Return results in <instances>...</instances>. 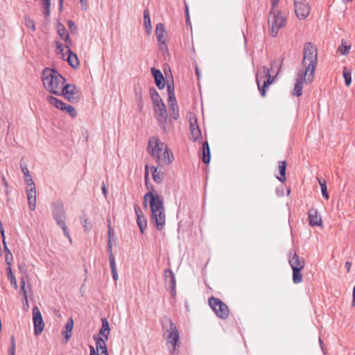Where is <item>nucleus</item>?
<instances>
[{"instance_id":"37","label":"nucleus","mask_w":355,"mask_h":355,"mask_svg":"<svg viewBox=\"0 0 355 355\" xmlns=\"http://www.w3.org/2000/svg\"><path fill=\"white\" fill-rule=\"evenodd\" d=\"M318 180L319 184L320 185L321 192H322V197L324 199L328 200L329 198V193H328V191H327V184H326L325 180H321V179H319V178H318Z\"/></svg>"},{"instance_id":"13","label":"nucleus","mask_w":355,"mask_h":355,"mask_svg":"<svg viewBox=\"0 0 355 355\" xmlns=\"http://www.w3.org/2000/svg\"><path fill=\"white\" fill-rule=\"evenodd\" d=\"M295 12L300 19L306 18L311 10V8L306 0H294Z\"/></svg>"},{"instance_id":"38","label":"nucleus","mask_w":355,"mask_h":355,"mask_svg":"<svg viewBox=\"0 0 355 355\" xmlns=\"http://www.w3.org/2000/svg\"><path fill=\"white\" fill-rule=\"evenodd\" d=\"M151 171H153V178L154 181L157 183H161L163 180V178L160 173L157 171V167L152 166Z\"/></svg>"},{"instance_id":"14","label":"nucleus","mask_w":355,"mask_h":355,"mask_svg":"<svg viewBox=\"0 0 355 355\" xmlns=\"http://www.w3.org/2000/svg\"><path fill=\"white\" fill-rule=\"evenodd\" d=\"M33 320L34 324V334L35 336L40 335L44 328V322L37 306L33 308Z\"/></svg>"},{"instance_id":"61","label":"nucleus","mask_w":355,"mask_h":355,"mask_svg":"<svg viewBox=\"0 0 355 355\" xmlns=\"http://www.w3.org/2000/svg\"><path fill=\"white\" fill-rule=\"evenodd\" d=\"M20 291H21V293H23L24 299L26 300V301L28 302V300H27V294H26V291L25 289V287H20Z\"/></svg>"},{"instance_id":"34","label":"nucleus","mask_w":355,"mask_h":355,"mask_svg":"<svg viewBox=\"0 0 355 355\" xmlns=\"http://www.w3.org/2000/svg\"><path fill=\"white\" fill-rule=\"evenodd\" d=\"M20 166H21V171L24 175V180H25V182H26L27 185L29 184H33L34 182L30 175V173L27 168V166L25 164H22L21 162L20 164Z\"/></svg>"},{"instance_id":"48","label":"nucleus","mask_w":355,"mask_h":355,"mask_svg":"<svg viewBox=\"0 0 355 355\" xmlns=\"http://www.w3.org/2000/svg\"><path fill=\"white\" fill-rule=\"evenodd\" d=\"M112 244L111 242V239H108V241H107V251L109 253V261H115V258L112 253Z\"/></svg>"},{"instance_id":"29","label":"nucleus","mask_w":355,"mask_h":355,"mask_svg":"<svg viewBox=\"0 0 355 355\" xmlns=\"http://www.w3.org/2000/svg\"><path fill=\"white\" fill-rule=\"evenodd\" d=\"M46 100L50 104L54 105L56 108H58L60 110H62L63 109L64 106H65V104H66L61 100H59L58 98H57L53 96H48L46 97Z\"/></svg>"},{"instance_id":"22","label":"nucleus","mask_w":355,"mask_h":355,"mask_svg":"<svg viewBox=\"0 0 355 355\" xmlns=\"http://www.w3.org/2000/svg\"><path fill=\"white\" fill-rule=\"evenodd\" d=\"M201 159L204 164H209L211 159V152L207 141H205L202 146Z\"/></svg>"},{"instance_id":"45","label":"nucleus","mask_w":355,"mask_h":355,"mask_svg":"<svg viewBox=\"0 0 355 355\" xmlns=\"http://www.w3.org/2000/svg\"><path fill=\"white\" fill-rule=\"evenodd\" d=\"M350 46L345 44L343 40L342 41V44L339 47L338 51L342 55H347L349 52Z\"/></svg>"},{"instance_id":"28","label":"nucleus","mask_w":355,"mask_h":355,"mask_svg":"<svg viewBox=\"0 0 355 355\" xmlns=\"http://www.w3.org/2000/svg\"><path fill=\"white\" fill-rule=\"evenodd\" d=\"M168 107L171 117L177 120L179 118V108L177 101L175 100L174 101H173V102H168Z\"/></svg>"},{"instance_id":"23","label":"nucleus","mask_w":355,"mask_h":355,"mask_svg":"<svg viewBox=\"0 0 355 355\" xmlns=\"http://www.w3.org/2000/svg\"><path fill=\"white\" fill-rule=\"evenodd\" d=\"M67 53L68 54L67 62L69 64L73 69H77L80 66V62L78 58V56L76 53H74L71 49L67 51Z\"/></svg>"},{"instance_id":"27","label":"nucleus","mask_w":355,"mask_h":355,"mask_svg":"<svg viewBox=\"0 0 355 355\" xmlns=\"http://www.w3.org/2000/svg\"><path fill=\"white\" fill-rule=\"evenodd\" d=\"M56 31L60 39L69 40V33L65 26L60 21H58L56 24Z\"/></svg>"},{"instance_id":"52","label":"nucleus","mask_w":355,"mask_h":355,"mask_svg":"<svg viewBox=\"0 0 355 355\" xmlns=\"http://www.w3.org/2000/svg\"><path fill=\"white\" fill-rule=\"evenodd\" d=\"M82 225L84 226L86 231H89L92 228V224L88 219H84V220L82 221Z\"/></svg>"},{"instance_id":"42","label":"nucleus","mask_w":355,"mask_h":355,"mask_svg":"<svg viewBox=\"0 0 355 355\" xmlns=\"http://www.w3.org/2000/svg\"><path fill=\"white\" fill-rule=\"evenodd\" d=\"M27 197L28 196H36L35 185V183L29 184L27 185Z\"/></svg>"},{"instance_id":"10","label":"nucleus","mask_w":355,"mask_h":355,"mask_svg":"<svg viewBox=\"0 0 355 355\" xmlns=\"http://www.w3.org/2000/svg\"><path fill=\"white\" fill-rule=\"evenodd\" d=\"M59 93L71 103H76L81 98L80 91L73 84H66Z\"/></svg>"},{"instance_id":"62","label":"nucleus","mask_w":355,"mask_h":355,"mask_svg":"<svg viewBox=\"0 0 355 355\" xmlns=\"http://www.w3.org/2000/svg\"><path fill=\"white\" fill-rule=\"evenodd\" d=\"M351 266H352V263L351 262L349 261H346L345 263V268H346L347 270V272H349V270H350V268H351Z\"/></svg>"},{"instance_id":"4","label":"nucleus","mask_w":355,"mask_h":355,"mask_svg":"<svg viewBox=\"0 0 355 355\" xmlns=\"http://www.w3.org/2000/svg\"><path fill=\"white\" fill-rule=\"evenodd\" d=\"M42 80L48 92L60 96V85L64 84L65 78L56 69L45 67L42 72Z\"/></svg>"},{"instance_id":"33","label":"nucleus","mask_w":355,"mask_h":355,"mask_svg":"<svg viewBox=\"0 0 355 355\" xmlns=\"http://www.w3.org/2000/svg\"><path fill=\"white\" fill-rule=\"evenodd\" d=\"M110 331V324L106 318L102 319V327L100 329L99 334L105 338V336H109Z\"/></svg>"},{"instance_id":"21","label":"nucleus","mask_w":355,"mask_h":355,"mask_svg":"<svg viewBox=\"0 0 355 355\" xmlns=\"http://www.w3.org/2000/svg\"><path fill=\"white\" fill-rule=\"evenodd\" d=\"M150 72L154 78L156 86L159 89H163L165 87V79L159 69L155 67L151 68Z\"/></svg>"},{"instance_id":"51","label":"nucleus","mask_w":355,"mask_h":355,"mask_svg":"<svg viewBox=\"0 0 355 355\" xmlns=\"http://www.w3.org/2000/svg\"><path fill=\"white\" fill-rule=\"evenodd\" d=\"M26 26L30 28L33 31L36 30L35 22L31 19H26Z\"/></svg>"},{"instance_id":"19","label":"nucleus","mask_w":355,"mask_h":355,"mask_svg":"<svg viewBox=\"0 0 355 355\" xmlns=\"http://www.w3.org/2000/svg\"><path fill=\"white\" fill-rule=\"evenodd\" d=\"M134 209L137 215V223L139 227L140 232L144 234L145 230L147 227V220L144 216L141 209L138 205L134 206Z\"/></svg>"},{"instance_id":"30","label":"nucleus","mask_w":355,"mask_h":355,"mask_svg":"<svg viewBox=\"0 0 355 355\" xmlns=\"http://www.w3.org/2000/svg\"><path fill=\"white\" fill-rule=\"evenodd\" d=\"M144 26L146 28V33L150 34L152 31L150 13L148 9L144 11Z\"/></svg>"},{"instance_id":"58","label":"nucleus","mask_w":355,"mask_h":355,"mask_svg":"<svg viewBox=\"0 0 355 355\" xmlns=\"http://www.w3.org/2000/svg\"><path fill=\"white\" fill-rule=\"evenodd\" d=\"M27 277L22 276L20 281V287H25L26 285V279H27Z\"/></svg>"},{"instance_id":"3","label":"nucleus","mask_w":355,"mask_h":355,"mask_svg":"<svg viewBox=\"0 0 355 355\" xmlns=\"http://www.w3.org/2000/svg\"><path fill=\"white\" fill-rule=\"evenodd\" d=\"M318 63V50L315 45L312 42H306L303 49V60L302 65L304 71L309 73L307 82H313L314 73Z\"/></svg>"},{"instance_id":"18","label":"nucleus","mask_w":355,"mask_h":355,"mask_svg":"<svg viewBox=\"0 0 355 355\" xmlns=\"http://www.w3.org/2000/svg\"><path fill=\"white\" fill-rule=\"evenodd\" d=\"M189 123V139L193 141L200 142L202 139V132L198 126L197 119L196 118L190 119Z\"/></svg>"},{"instance_id":"9","label":"nucleus","mask_w":355,"mask_h":355,"mask_svg":"<svg viewBox=\"0 0 355 355\" xmlns=\"http://www.w3.org/2000/svg\"><path fill=\"white\" fill-rule=\"evenodd\" d=\"M208 302L209 306L218 318L225 320L229 317V308L220 299L211 296Z\"/></svg>"},{"instance_id":"49","label":"nucleus","mask_w":355,"mask_h":355,"mask_svg":"<svg viewBox=\"0 0 355 355\" xmlns=\"http://www.w3.org/2000/svg\"><path fill=\"white\" fill-rule=\"evenodd\" d=\"M89 350H90L89 355H99V354L96 352V350L93 346H89ZM101 352V355H109L107 348H105Z\"/></svg>"},{"instance_id":"50","label":"nucleus","mask_w":355,"mask_h":355,"mask_svg":"<svg viewBox=\"0 0 355 355\" xmlns=\"http://www.w3.org/2000/svg\"><path fill=\"white\" fill-rule=\"evenodd\" d=\"M67 24H68L69 28L70 29V31L72 33H76L77 31V26H76V24L74 23L73 21H72L71 19L68 20Z\"/></svg>"},{"instance_id":"36","label":"nucleus","mask_w":355,"mask_h":355,"mask_svg":"<svg viewBox=\"0 0 355 355\" xmlns=\"http://www.w3.org/2000/svg\"><path fill=\"white\" fill-rule=\"evenodd\" d=\"M302 269L296 268L293 270V282L297 284L302 282V275L301 273Z\"/></svg>"},{"instance_id":"57","label":"nucleus","mask_w":355,"mask_h":355,"mask_svg":"<svg viewBox=\"0 0 355 355\" xmlns=\"http://www.w3.org/2000/svg\"><path fill=\"white\" fill-rule=\"evenodd\" d=\"M148 165H146V166H145V182H146V185H148Z\"/></svg>"},{"instance_id":"8","label":"nucleus","mask_w":355,"mask_h":355,"mask_svg":"<svg viewBox=\"0 0 355 355\" xmlns=\"http://www.w3.org/2000/svg\"><path fill=\"white\" fill-rule=\"evenodd\" d=\"M263 74L257 73L256 76V81L258 86L259 91L262 97H265L266 94L267 88L272 84L275 80V77L270 75V69L266 67H263Z\"/></svg>"},{"instance_id":"54","label":"nucleus","mask_w":355,"mask_h":355,"mask_svg":"<svg viewBox=\"0 0 355 355\" xmlns=\"http://www.w3.org/2000/svg\"><path fill=\"white\" fill-rule=\"evenodd\" d=\"M185 16H186L187 24V25L191 24L189 13V7L187 4H185Z\"/></svg>"},{"instance_id":"53","label":"nucleus","mask_w":355,"mask_h":355,"mask_svg":"<svg viewBox=\"0 0 355 355\" xmlns=\"http://www.w3.org/2000/svg\"><path fill=\"white\" fill-rule=\"evenodd\" d=\"M6 262L8 265V266H10L12 261L13 260V257L12 255L11 252H9V254H6Z\"/></svg>"},{"instance_id":"26","label":"nucleus","mask_w":355,"mask_h":355,"mask_svg":"<svg viewBox=\"0 0 355 355\" xmlns=\"http://www.w3.org/2000/svg\"><path fill=\"white\" fill-rule=\"evenodd\" d=\"M287 163L286 161H279V176H277V178L281 182H284L286 180V171Z\"/></svg>"},{"instance_id":"59","label":"nucleus","mask_w":355,"mask_h":355,"mask_svg":"<svg viewBox=\"0 0 355 355\" xmlns=\"http://www.w3.org/2000/svg\"><path fill=\"white\" fill-rule=\"evenodd\" d=\"M65 42H66V45H65V47L67 49V50H69V46L71 44L72 42L70 39V37H69V40H66V39H62Z\"/></svg>"},{"instance_id":"25","label":"nucleus","mask_w":355,"mask_h":355,"mask_svg":"<svg viewBox=\"0 0 355 355\" xmlns=\"http://www.w3.org/2000/svg\"><path fill=\"white\" fill-rule=\"evenodd\" d=\"M73 320L72 318H70L67 320V322L64 326L65 330L62 332L63 336L66 339V342H68L69 338L71 336V331L73 329Z\"/></svg>"},{"instance_id":"46","label":"nucleus","mask_w":355,"mask_h":355,"mask_svg":"<svg viewBox=\"0 0 355 355\" xmlns=\"http://www.w3.org/2000/svg\"><path fill=\"white\" fill-rule=\"evenodd\" d=\"M28 207L31 210L33 211L35 209L36 206V196H28Z\"/></svg>"},{"instance_id":"41","label":"nucleus","mask_w":355,"mask_h":355,"mask_svg":"<svg viewBox=\"0 0 355 355\" xmlns=\"http://www.w3.org/2000/svg\"><path fill=\"white\" fill-rule=\"evenodd\" d=\"M7 270H8V277L10 280V284L15 289L17 288V280L15 279L14 274L12 273L11 267L8 266V268H7Z\"/></svg>"},{"instance_id":"55","label":"nucleus","mask_w":355,"mask_h":355,"mask_svg":"<svg viewBox=\"0 0 355 355\" xmlns=\"http://www.w3.org/2000/svg\"><path fill=\"white\" fill-rule=\"evenodd\" d=\"M108 222L110 223V220H108ZM113 234H114V230L111 227L110 224L109 223L108 224V231H107L108 239H111V237L112 236Z\"/></svg>"},{"instance_id":"35","label":"nucleus","mask_w":355,"mask_h":355,"mask_svg":"<svg viewBox=\"0 0 355 355\" xmlns=\"http://www.w3.org/2000/svg\"><path fill=\"white\" fill-rule=\"evenodd\" d=\"M352 70L347 67H345L343 71V75L345 79L346 86L349 87L352 83Z\"/></svg>"},{"instance_id":"11","label":"nucleus","mask_w":355,"mask_h":355,"mask_svg":"<svg viewBox=\"0 0 355 355\" xmlns=\"http://www.w3.org/2000/svg\"><path fill=\"white\" fill-rule=\"evenodd\" d=\"M153 110L159 127L166 132H167V122L168 115L164 103L153 105Z\"/></svg>"},{"instance_id":"47","label":"nucleus","mask_w":355,"mask_h":355,"mask_svg":"<svg viewBox=\"0 0 355 355\" xmlns=\"http://www.w3.org/2000/svg\"><path fill=\"white\" fill-rule=\"evenodd\" d=\"M15 340L14 336H12L10 338V347L8 350V355H15Z\"/></svg>"},{"instance_id":"24","label":"nucleus","mask_w":355,"mask_h":355,"mask_svg":"<svg viewBox=\"0 0 355 355\" xmlns=\"http://www.w3.org/2000/svg\"><path fill=\"white\" fill-rule=\"evenodd\" d=\"M94 339L96 342V352L98 353L99 351H102L104 349L107 348L106 346V341L108 340V336H105V338H101L98 336H94Z\"/></svg>"},{"instance_id":"6","label":"nucleus","mask_w":355,"mask_h":355,"mask_svg":"<svg viewBox=\"0 0 355 355\" xmlns=\"http://www.w3.org/2000/svg\"><path fill=\"white\" fill-rule=\"evenodd\" d=\"M51 207L53 219L57 225L62 228L64 235L71 242V239L65 223L66 212L64 203L61 200H56L51 203Z\"/></svg>"},{"instance_id":"7","label":"nucleus","mask_w":355,"mask_h":355,"mask_svg":"<svg viewBox=\"0 0 355 355\" xmlns=\"http://www.w3.org/2000/svg\"><path fill=\"white\" fill-rule=\"evenodd\" d=\"M162 325L163 330L168 333L167 342L173 345V349H175L180 338L179 332L175 324L170 318L164 316L162 320Z\"/></svg>"},{"instance_id":"43","label":"nucleus","mask_w":355,"mask_h":355,"mask_svg":"<svg viewBox=\"0 0 355 355\" xmlns=\"http://www.w3.org/2000/svg\"><path fill=\"white\" fill-rule=\"evenodd\" d=\"M135 95L137 101H141L142 99V87L138 85L135 87Z\"/></svg>"},{"instance_id":"39","label":"nucleus","mask_w":355,"mask_h":355,"mask_svg":"<svg viewBox=\"0 0 355 355\" xmlns=\"http://www.w3.org/2000/svg\"><path fill=\"white\" fill-rule=\"evenodd\" d=\"M0 233H1V238H2V241H3V244L4 251L6 252V254H9V252H10V250L8 249V248L7 246V244H6V238H5L4 229L3 227V225H2V223L1 221H0Z\"/></svg>"},{"instance_id":"17","label":"nucleus","mask_w":355,"mask_h":355,"mask_svg":"<svg viewBox=\"0 0 355 355\" xmlns=\"http://www.w3.org/2000/svg\"><path fill=\"white\" fill-rule=\"evenodd\" d=\"M288 263L292 270L296 268L303 269L305 266L304 259L303 257H300L294 250H291L289 251Z\"/></svg>"},{"instance_id":"16","label":"nucleus","mask_w":355,"mask_h":355,"mask_svg":"<svg viewBox=\"0 0 355 355\" xmlns=\"http://www.w3.org/2000/svg\"><path fill=\"white\" fill-rule=\"evenodd\" d=\"M155 35L159 44V49L162 51H167L168 46L166 44L167 33L165 29V26L159 23L157 24L155 29Z\"/></svg>"},{"instance_id":"1","label":"nucleus","mask_w":355,"mask_h":355,"mask_svg":"<svg viewBox=\"0 0 355 355\" xmlns=\"http://www.w3.org/2000/svg\"><path fill=\"white\" fill-rule=\"evenodd\" d=\"M149 198V204L151 212V221L155 222L156 227L159 231L164 229L165 225V212L164 201L162 196L153 191H149L144 196V207H147V199Z\"/></svg>"},{"instance_id":"32","label":"nucleus","mask_w":355,"mask_h":355,"mask_svg":"<svg viewBox=\"0 0 355 355\" xmlns=\"http://www.w3.org/2000/svg\"><path fill=\"white\" fill-rule=\"evenodd\" d=\"M149 94H150V98L152 100L153 105H155L157 103H163L162 99L159 96L158 92H157V90L155 87L150 88Z\"/></svg>"},{"instance_id":"12","label":"nucleus","mask_w":355,"mask_h":355,"mask_svg":"<svg viewBox=\"0 0 355 355\" xmlns=\"http://www.w3.org/2000/svg\"><path fill=\"white\" fill-rule=\"evenodd\" d=\"M164 286L167 291L171 293L173 298L176 296V279L174 272L167 268L164 270Z\"/></svg>"},{"instance_id":"56","label":"nucleus","mask_w":355,"mask_h":355,"mask_svg":"<svg viewBox=\"0 0 355 355\" xmlns=\"http://www.w3.org/2000/svg\"><path fill=\"white\" fill-rule=\"evenodd\" d=\"M55 46L57 49L60 51V53H62L64 51V46L63 44L60 42H55Z\"/></svg>"},{"instance_id":"60","label":"nucleus","mask_w":355,"mask_h":355,"mask_svg":"<svg viewBox=\"0 0 355 355\" xmlns=\"http://www.w3.org/2000/svg\"><path fill=\"white\" fill-rule=\"evenodd\" d=\"M80 3L83 9L86 10L87 8V0H80Z\"/></svg>"},{"instance_id":"15","label":"nucleus","mask_w":355,"mask_h":355,"mask_svg":"<svg viewBox=\"0 0 355 355\" xmlns=\"http://www.w3.org/2000/svg\"><path fill=\"white\" fill-rule=\"evenodd\" d=\"M309 73L305 71L299 72L297 78L295 80V84L293 89V96H296L297 97L302 96V89H303V83L305 84H311L312 82H307V77H309Z\"/></svg>"},{"instance_id":"20","label":"nucleus","mask_w":355,"mask_h":355,"mask_svg":"<svg viewBox=\"0 0 355 355\" xmlns=\"http://www.w3.org/2000/svg\"><path fill=\"white\" fill-rule=\"evenodd\" d=\"M309 224L311 226H322V220L318 211L315 208H311L308 211Z\"/></svg>"},{"instance_id":"44","label":"nucleus","mask_w":355,"mask_h":355,"mask_svg":"<svg viewBox=\"0 0 355 355\" xmlns=\"http://www.w3.org/2000/svg\"><path fill=\"white\" fill-rule=\"evenodd\" d=\"M110 268L112 274V277L114 281H116L118 279V273L116 268V263L115 261H110Z\"/></svg>"},{"instance_id":"5","label":"nucleus","mask_w":355,"mask_h":355,"mask_svg":"<svg viewBox=\"0 0 355 355\" xmlns=\"http://www.w3.org/2000/svg\"><path fill=\"white\" fill-rule=\"evenodd\" d=\"M279 0H271V10L268 17V24L270 26V35L272 37H276L282 28L286 23V18L282 15V12L277 10L276 7Z\"/></svg>"},{"instance_id":"63","label":"nucleus","mask_w":355,"mask_h":355,"mask_svg":"<svg viewBox=\"0 0 355 355\" xmlns=\"http://www.w3.org/2000/svg\"><path fill=\"white\" fill-rule=\"evenodd\" d=\"M51 8H45L44 9V15L46 17H49L50 16Z\"/></svg>"},{"instance_id":"2","label":"nucleus","mask_w":355,"mask_h":355,"mask_svg":"<svg viewBox=\"0 0 355 355\" xmlns=\"http://www.w3.org/2000/svg\"><path fill=\"white\" fill-rule=\"evenodd\" d=\"M148 150L152 156L157 158V163L159 166L168 165L173 160V153L157 137L150 138Z\"/></svg>"},{"instance_id":"64","label":"nucleus","mask_w":355,"mask_h":355,"mask_svg":"<svg viewBox=\"0 0 355 355\" xmlns=\"http://www.w3.org/2000/svg\"><path fill=\"white\" fill-rule=\"evenodd\" d=\"M352 304L353 306H355V286L353 288Z\"/></svg>"},{"instance_id":"40","label":"nucleus","mask_w":355,"mask_h":355,"mask_svg":"<svg viewBox=\"0 0 355 355\" xmlns=\"http://www.w3.org/2000/svg\"><path fill=\"white\" fill-rule=\"evenodd\" d=\"M62 110L65 111L72 118H75L77 116V112H76V109L70 105L65 104V106H64V107Z\"/></svg>"},{"instance_id":"31","label":"nucleus","mask_w":355,"mask_h":355,"mask_svg":"<svg viewBox=\"0 0 355 355\" xmlns=\"http://www.w3.org/2000/svg\"><path fill=\"white\" fill-rule=\"evenodd\" d=\"M167 92H168V102H173V101H174L175 100H176L175 95L174 82H173V79L171 80V82L168 81Z\"/></svg>"}]
</instances>
